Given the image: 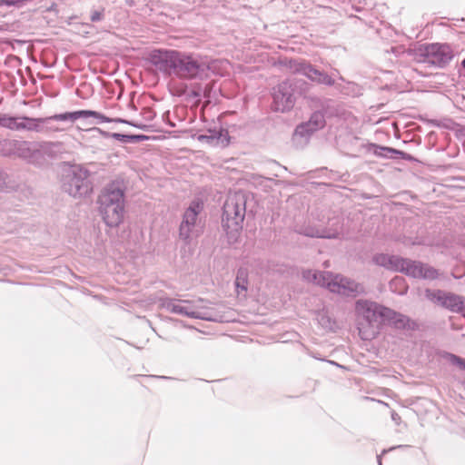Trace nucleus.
I'll use <instances>...</instances> for the list:
<instances>
[{
  "label": "nucleus",
  "mask_w": 465,
  "mask_h": 465,
  "mask_svg": "<svg viewBox=\"0 0 465 465\" xmlns=\"http://www.w3.org/2000/svg\"><path fill=\"white\" fill-rule=\"evenodd\" d=\"M357 326L362 340H371L386 322L403 324V317L395 312L367 300H359L355 305Z\"/></svg>",
  "instance_id": "f257e3e1"
},
{
  "label": "nucleus",
  "mask_w": 465,
  "mask_h": 465,
  "mask_svg": "<svg viewBox=\"0 0 465 465\" xmlns=\"http://www.w3.org/2000/svg\"><path fill=\"white\" fill-rule=\"evenodd\" d=\"M98 212L106 226L119 227L125 217V197L123 184L113 182L107 184L98 197Z\"/></svg>",
  "instance_id": "f03ea898"
},
{
  "label": "nucleus",
  "mask_w": 465,
  "mask_h": 465,
  "mask_svg": "<svg viewBox=\"0 0 465 465\" xmlns=\"http://www.w3.org/2000/svg\"><path fill=\"white\" fill-rule=\"evenodd\" d=\"M245 195L241 193H230L223 204V228L231 242H235L242 231L245 216Z\"/></svg>",
  "instance_id": "7ed1b4c3"
},
{
  "label": "nucleus",
  "mask_w": 465,
  "mask_h": 465,
  "mask_svg": "<svg viewBox=\"0 0 465 465\" xmlns=\"http://www.w3.org/2000/svg\"><path fill=\"white\" fill-rule=\"evenodd\" d=\"M302 277L309 282L326 287L330 292L342 295H356L364 292L362 285L330 272L307 270L303 272Z\"/></svg>",
  "instance_id": "20e7f679"
},
{
  "label": "nucleus",
  "mask_w": 465,
  "mask_h": 465,
  "mask_svg": "<svg viewBox=\"0 0 465 465\" xmlns=\"http://www.w3.org/2000/svg\"><path fill=\"white\" fill-rule=\"evenodd\" d=\"M160 306L171 313L189 318L211 322L223 321V317L207 307L203 300L182 301L166 298L160 301Z\"/></svg>",
  "instance_id": "39448f33"
},
{
  "label": "nucleus",
  "mask_w": 465,
  "mask_h": 465,
  "mask_svg": "<svg viewBox=\"0 0 465 465\" xmlns=\"http://www.w3.org/2000/svg\"><path fill=\"white\" fill-rule=\"evenodd\" d=\"M2 144L9 147L8 150L3 149V154L10 155L15 153L37 165L45 163V156L53 157V149L56 146V144L52 143L32 144L27 142L15 140H5Z\"/></svg>",
  "instance_id": "423d86ee"
},
{
  "label": "nucleus",
  "mask_w": 465,
  "mask_h": 465,
  "mask_svg": "<svg viewBox=\"0 0 465 465\" xmlns=\"http://www.w3.org/2000/svg\"><path fill=\"white\" fill-rule=\"evenodd\" d=\"M64 188L73 197L86 196L91 192L88 171L81 165H69L64 171Z\"/></svg>",
  "instance_id": "0eeeda50"
},
{
  "label": "nucleus",
  "mask_w": 465,
  "mask_h": 465,
  "mask_svg": "<svg viewBox=\"0 0 465 465\" xmlns=\"http://www.w3.org/2000/svg\"><path fill=\"white\" fill-rule=\"evenodd\" d=\"M202 209V203L199 202H193L186 209L179 229L180 238L186 242H190L198 237L200 230L197 224V216L201 213Z\"/></svg>",
  "instance_id": "6e6552de"
},
{
  "label": "nucleus",
  "mask_w": 465,
  "mask_h": 465,
  "mask_svg": "<svg viewBox=\"0 0 465 465\" xmlns=\"http://www.w3.org/2000/svg\"><path fill=\"white\" fill-rule=\"evenodd\" d=\"M423 56V62L443 66L448 64L454 56L452 48L448 44H430L425 45L420 49Z\"/></svg>",
  "instance_id": "1a4fd4ad"
},
{
  "label": "nucleus",
  "mask_w": 465,
  "mask_h": 465,
  "mask_svg": "<svg viewBox=\"0 0 465 465\" xmlns=\"http://www.w3.org/2000/svg\"><path fill=\"white\" fill-rule=\"evenodd\" d=\"M300 232L310 237L336 238L342 233V224L340 219H330L327 226L312 223L302 227Z\"/></svg>",
  "instance_id": "9d476101"
},
{
  "label": "nucleus",
  "mask_w": 465,
  "mask_h": 465,
  "mask_svg": "<svg viewBox=\"0 0 465 465\" xmlns=\"http://www.w3.org/2000/svg\"><path fill=\"white\" fill-rule=\"evenodd\" d=\"M272 98V109L281 113L292 110L296 101L292 85L289 82L278 84L274 88Z\"/></svg>",
  "instance_id": "9b49d317"
},
{
  "label": "nucleus",
  "mask_w": 465,
  "mask_h": 465,
  "mask_svg": "<svg viewBox=\"0 0 465 465\" xmlns=\"http://www.w3.org/2000/svg\"><path fill=\"white\" fill-rule=\"evenodd\" d=\"M173 72L184 78L207 76L205 74V65L200 64L197 61L193 60L191 56L182 53H178L177 61Z\"/></svg>",
  "instance_id": "f8f14e48"
},
{
  "label": "nucleus",
  "mask_w": 465,
  "mask_h": 465,
  "mask_svg": "<svg viewBox=\"0 0 465 465\" xmlns=\"http://www.w3.org/2000/svg\"><path fill=\"white\" fill-rule=\"evenodd\" d=\"M425 295L427 299H429L432 302L454 312L461 310L463 306L461 298L453 293L445 292L439 290H427Z\"/></svg>",
  "instance_id": "ddd939ff"
},
{
  "label": "nucleus",
  "mask_w": 465,
  "mask_h": 465,
  "mask_svg": "<svg viewBox=\"0 0 465 465\" xmlns=\"http://www.w3.org/2000/svg\"><path fill=\"white\" fill-rule=\"evenodd\" d=\"M398 272H402L414 278L430 280L435 279L438 276V272L434 268L406 259H403V264L398 269Z\"/></svg>",
  "instance_id": "4468645a"
},
{
  "label": "nucleus",
  "mask_w": 465,
  "mask_h": 465,
  "mask_svg": "<svg viewBox=\"0 0 465 465\" xmlns=\"http://www.w3.org/2000/svg\"><path fill=\"white\" fill-rule=\"evenodd\" d=\"M202 143L213 146H226L229 143L228 131L222 128L208 129L204 134H194L192 136Z\"/></svg>",
  "instance_id": "2eb2a0df"
},
{
  "label": "nucleus",
  "mask_w": 465,
  "mask_h": 465,
  "mask_svg": "<svg viewBox=\"0 0 465 465\" xmlns=\"http://www.w3.org/2000/svg\"><path fill=\"white\" fill-rule=\"evenodd\" d=\"M178 53L173 50H154L150 54V60L161 71H173Z\"/></svg>",
  "instance_id": "dca6fc26"
},
{
  "label": "nucleus",
  "mask_w": 465,
  "mask_h": 465,
  "mask_svg": "<svg viewBox=\"0 0 465 465\" xmlns=\"http://www.w3.org/2000/svg\"><path fill=\"white\" fill-rule=\"evenodd\" d=\"M29 118H16L6 114H0V126L9 128L12 130H35L38 124L32 123L28 120Z\"/></svg>",
  "instance_id": "f3484780"
},
{
  "label": "nucleus",
  "mask_w": 465,
  "mask_h": 465,
  "mask_svg": "<svg viewBox=\"0 0 465 465\" xmlns=\"http://www.w3.org/2000/svg\"><path fill=\"white\" fill-rule=\"evenodd\" d=\"M372 262L379 266L396 272H398V269L403 264L402 258L384 253L375 254L372 257Z\"/></svg>",
  "instance_id": "a211bd4d"
},
{
  "label": "nucleus",
  "mask_w": 465,
  "mask_h": 465,
  "mask_svg": "<svg viewBox=\"0 0 465 465\" xmlns=\"http://www.w3.org/2000/svg\"><path fill=\"white\" fill-rule=\"evenodd\" d=\"M297 72L305 75L312 81H315L320 84H331L332 81L330 76L319 72L309 64H300L295 69Z\"/></svg>",
  "instance_id": "6ab92c4d"
},
{
  "label": "nucleus",
  "mask_w": 465,
  "mask_h": 465,
  "mask_svg": "<svg viewBox=\"0 0 465 465\" xmlns=\"http://www.w3.org/2000/svg\"><path fill=\"white\" fill-rule=\"evenodd\" d=\"M78 119H83L82 118V110L74 111V112H66V113H63V114H57L52 115L47 118H39V119L35 118V119H28V120L30 122L35 123L37 124V123H46L50 120L74 123Z\"/></svg>",
  "instance_id": "aec40b11"
},
{
  "label": "nucleus",
  "mask_w": 465,
  "mask_h": 465,
  "mask_svg": "<svg viewBox=\"0 0 465 465\" xmlns=\"http://www.w3.org/2000/svg\"><path fill=\"white\" fill-rule=\"evenodd\" d=\"M314 132L305 124L298 125L293 133L292 141L297 146H302Z\"/></svg>",
  "instance_id": "412c9836"
},
{
  "label": "nucleus",
  "mask_w": 465,
  "mask_h": 465,
  "mask_svg": "<svg viewBox=\"0 0 465 465\" xmlns=\"http://www.w3.org/2000/svg\"><path fill=\"white\" fill-rule=\"evenodd\" d=\"M82 118L83 119L94 118L98 123H113V122L125 123V121H124L122 119L109 118V117L105 116L104 114H103L97 111H93V110H82Z\"/></svg>",
  "instance_id": "4be33fe9"
},
{
  "label": "nucleus",
  "mask_w": 465,
  "mask_h": 465,
  "mask_svg": "<svg viewBox=\"0 0 465 465\" xmlns=\"http://www.w3.org/2000/svg\"><path fill=\"white\" fill-rule=\"evenodd\" d=\"M311 130L316 132L325 125L324 116L322 113L316 112L312 114L310 120L305 123Z\"/></svg>",
  "instance_id": "5701e85b"
},
{
  "label": "nucleus",
  "mask_w": 465,
  "mask_h": 465,
  "mask_svg": "<svg viewBox=\"0 0 465 465\" xmlns=\"http://www.w3.org/2000/svg\"><path fill=\"white\" fill-rule=\"evenodd\" d=\"M248 285L247 272L244 270H240L235 279V286L238 291H246Z\"/></svg>",
  "instance_id": "b1692460"
},
{
  "label": "nucleus",
  "mask_w": 465,
  "mask_h": 465,
  "mask_svg": "<svg viewBox=\"0 0 465 465\" xmlns=\"http://www.w3.org/2000/svg\"><path fill=\"white\" fill-rule=\"evenodd\" d=\"M86 131H94V132H97L98 134H100L102 136L104 137H114L117 140H123L124 138H125L126 136L124 135V134H110L108 132H105V131H103L102 129L100 128H90V129H86Z\"/></svg>",
  "instance_id": "393cba45"
},
{
  "label": "nucleus",
  "mask_w": 465,
  "mask_h": 465,
  "mask_svg": "<svg viewBox=\"0 0 465 465\" xmlns=\"http://www.w3.org/2000/svg\"><path fill=\"white\" fill-rule=\"evenodd\" d=\"M400 285L401 286V290L399 291L400 293H403L406 291V287L404 286V281L401 277H396L391 282V289L394 291V286Z\"/></svg>",
  "instance_id": "a878e982"
},
{
  "label": "nucleus",
  "mask_w": 465,
  "mask_h": 465,
  "mask_svg": "<svg viewBox=\"0 0 465 465\" xmlns=\"http://www.w3.org/2000/svg\"><path fill=\"white\" fill-rule=\"evenodd\" d=\"M450 360L454 365H457L459 368L465 371V360L464 359H461L455 355H450Z\"/></svg>",
  "instance_id": "bb28decb"
},
{
  "label": "nucleus",
  "mask_w": 465,
  "mask_h": 465,
  "mask_svg": "<svg viewBox=\"0 0 465 465\" xmlns=\"http://www.w3.org/2000/svg\"><path fill=\"white\" fill-rule=\"evenodd\" d=\"M219 64H223V65H228L227 62L213 61L210 64V65L207 66V69L214 71Z\"/></svg>",
  "instance_id": "cd10ccee"
},
{
  "label": "nucleus",
  "mask_w": 465,
  "mask_h": 465,
  "mask_svg": "<svg viewBox=\"0 0 465 465\" xmlns=\"http://www.w3.org/2000/svg\"><path fill=\"white\" fill-rule=\"evenodd\" d=\"M101 13L98 12V11H94L93 12L92 15H91V19L92 21H99L101 19Z\"/></svg>",
  "instance_id": "c85d7f7f"
},
{
  "label": "nucleus",
  "mask_w": 465,
  "mask_h": 465,
  "mask_svg": "<svg viewBox=\"0 0 465 465\" xmlns=\"http://www.w3.org/2000/svg\"><path fill=\"white\" fill-rule=\"evenodd\" d=\"M391 418H392V420H393L396 423H398V422H399L400 417H399V415H398L397 413L392 412V413H391Z\"/></svg>",
  "instance_id": "c756f323"
},
{
  "label": "nucleus",
  "mask_w": 465,
  "mask_h": 465,
  "mask_svg": "<svg viewBox=\"0 0 465 465\" xmlns=\"http://www.w3.org/2000/svg\"><path fill=\"white\" fill-rule=\"evenodd\" d=\"M4 141H5V140H3V141H1V142H0V151H1V153H3V149H4V150H8V149H9V147H8V146H6V145H3V144H2V143H3Z\"/></svg>",
  "instance_id": "7c9ffc66"
},
{
  "label": "nucleus",
  "mask_w": 465,
  "mask_h": 465,
  "mask_svg": "<svg viewBox=\"0 0 465 465\" xmlns=\"http://www.w3.org/2000/svg\"><path fill=\"white\" fill-rule=\"evenodd\" d=\"M392 152L396 153H401V152L399 151H396V150H391Z\"/></svg>",
  "instance_id": "2f4dec72"
}]
</instances>
